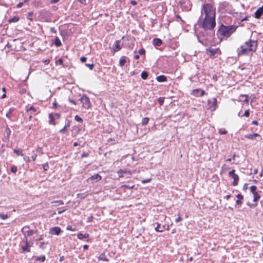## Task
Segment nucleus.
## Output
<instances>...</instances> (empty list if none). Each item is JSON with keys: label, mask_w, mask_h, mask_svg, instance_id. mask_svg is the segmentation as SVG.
Instances as JSON below:
<instances>
[{"label": "nucleus", "mask_w": 263, "mask_h": 263, "mask_svg": "<svg viewBox=\"0 0 263 263\" xmlns=\"http://www.w3.org/2000/svg\"><path fill=\"white\" fill-rule=\"evenodd\" d=\"M240 97L245 98V99L243 100V102L248 103L249 100L248 99V96L247 95H241Z\"/></svg>", "instance_id": "nucleus-40"}, {"label": "nucleus", "mask_w": 263, "mask_h": 263, "mask_svg": "<svg viewBox=\"0 0 263 263\" xmlns=\"http://www.w3.org/2000/svg\"><path fill=\"white\" fill-rule=\"evenodd\" d=\"M253 195L254 196L253 201L257 202L260 199V195L257 192L253 193Z\"/></svg>", "instance_id": "nucleus-28"}, {"label": "nucleus", "mask_w": 263, "mask_h": 263, "mask_svg": "<svg viewBox=\"0 0 263 263\" xmlns=\"http://www.w3.org/2000/svg\"><path fill=\"white\" fill-rule=\"evenodd\" d=\"M141 78L143 80H146L148 76V73L146 71H143L141 74Z\"/></svg>", "instance_id": "nucleus-29"}, {"label": "nucleus", "mask_w": 263, "mask_h": 263, "mask_svg": "<svg viewBox=\"0 0 263 263\" xmlns=\"http://www.w3.org/2000/svg\"><path fill=\"white\" fill-rule=\"evenodd\" d=\"M52 203H57L59 205H62L64 204V202L62 200H57L52 202Z\"/></svg>", "instance_id": "nucleus-47"}, {"label": "nucleus", "mask_w": 263, "mask_h": 263, "mask_svg": "<svg viewBox=\"0 0 263 263\" xmlns=\"http://www.w3.org/2000/svg\"><path fill=\"white\" fill-rule=\"evenodd\" d=\"M249 115H250L249 110H246L245 111L244 114L242 116L248 117L249 116Z\"/></svg>", "instance_id": "nucleus-50"}, {"label": "nucleus", "mask_w": 263, "mask_h": 263, "mask_svg": "<svg viewBox=\"0 0 263 263\" xmlns=\"http://www.w3.org/2000/svg\"><path fill=\"white\" fill-rule=\"evenodd\" d=\"M159 102L160 103V104L161 105L163 103L164 100L162 98H159Z\"/></svg>", "instance_id": "nucleus-58"}, {"label": "nucleus", "mask_w": 263, "mask_h": 263, "mask_svg": "<svg viewBox=\"0 0 263 263\" xmlns=\"http://www.w3.org/2000/svg\"><path fill=\"white\" fill-rule=\"evenodd\" d=\"M24 159L25 161H26L27 162L30 161V158L28 156H25L24 157Z\"/></svg>", "instance_id": "nucleus-57"}, {"label": "nucleus", "mask_w": 263, "mask_h": 263, "mask_svg": "<svg viewBox=\"0 0 263 263\" xmlns=\"http://www.w3.org/2000/svg\"><path fill=\"white\" fill-rule=\"evenodd\" d=\"M138 53L140 55H144L145 53V50L144 48L140 49L139 50Z\"/></svg>", "instance_id": "nucleus-42"}, {"label": "nucleus", "mask_w": 263, "mask_h": 263, "mask_svg": "<svg viewBox=\"0 0 263 263\" xmlns=\"http://www.w3.org/2000/svg\"><path fill=\"white\" fill-rule=\"evenodd\" d=\"M157 226L155 228V230L157 232H162L163 231V229L165 228V226H163L162 228L161 227V224L159 223H157Z\"/></svg>", "instance_id": "nucleus-26"}, {"label": "nucleus", "mask_w": 263, "mask_h": 263, "mask_svg": "<svg viewBox=\"0 0 263 263\" xmlns=\"http://www.w3.org/2000/svg\"><path fill=\"white\" fill-rule=\"evenodd\" d=\"M13 152L17 155V156H23L22 150L21 149H14Z\"/></svg>", "instance_id": "nucleus-30"}, {"label": "nucleus", "mask_w": 263, "mask_h": 263, "mask_svg": "<svg viewBox=\"0 0 263 263\" xmlns=\"http://www.w3.org/2000/svg\"><path fill=\"white\" fill-rule=\"evenodd\" d=\"M156 80L159 82H164L167 81V78L164 75H160L156 78Z\"/></svg>", "instance_id": "nucleus-19"}, {"label": "nucleus", "mask_w": 263, "mask_h": 263, "mask_svg": "<svg viewBox=\"0 0 263 263\" xmlns=\"http://www.w3.org/2000/svg\"><path fill=\"white\" fill-rule=\"evenodd\" d=\"M67 128L65 126H64V127L60 130V133L64 134L67 130Z\"/></svg>", "instance_id": "nucleus-51"}, {"label": "nucleus", "mask_w": 263, "mask_h": 263, "mask_svg": "<svg viewBox=\"0 0 263 263\" xmlns=\"http://www.w3.org/2000/svg\"><path fill=\"white\" fill-rule=\"evenodd\" d=\"M53 107L54 108H57V107L58 104H57V103L56 102V100L55 99L54 100V101L53 103Z\"/></svg>", "instance_id": "nucleus-62"}, {"label": "nucleus", "mask_w": 263, "mask_h": 263, "mask_svg": "<svg viewBox=\"0 0 263 263\" xmlns=\"http://www.w3.org/2000/svg\"><path fill=\"white\" fill-rule=\"evenodd\" d=\"M47 244V243L45 242H42L41 245H40V248L42 249V250H44L45 249V245Z\"/></svg>", "instance_id": "nucleus-45"}, {"label": "nucleus", "mask_w": 263, "mask_h": 263, "mask_svg": "<svg viewBox=\"0 0 263 263\" xmlns=\"http://www.w3.org/2000/svg\"><path fill=\"white\" fill-rule=\"evenodd\" d=\"M205 52L210 58H212L216 54H220L221 53V51L218 48L213 49L211 47L206 49Z\"/></svg>", "instance_id": "nucleus-6"}, {"label": "nucleus", "mask_w": 263, "mask_h": 263, "mask_svg": "<svg viewBox=\"0 0 263 263\" xmlns=\"http://www.w3.org/2000/svg\"><path fill=\"white\" fill-rule=\"evenodd\" d=\"M216 26L215 17H204L202 27L205 30H213Z\"/></svg>", "instance_id": "nucleus-3"}, {"label": "nucleus", "mask_w": 263, "mask_h": 263, "mask_svg": "<svg viewBox=\"0 0 263 263\" xmlns=\"http://www.w3.org/2000/svg\"><path fill=\"white\" fill-rule=\"evenodd\" d=\"M32 14H33V12H29V13H28V15H27V18L28 19H29V20H31V21H32L33 20H32V18H31V16L32 15Z\"/></svg>", "instance_id": "nucleus-46"}, {"label": "nucleus", "mask_w": 263, "mask_h": 263, "mask_svg": "<svg viewBox=\"0 0 263 263\" xmlns=\"http://www.w3.org/2000/svg\"><path fill=\"white\" fill-rule=\"evenodd\" d=\"M53 43L58 47L62 45L61 42L58 37L55 38Z\"/></svg>", "instance_id": "nucleus-23"}, {"label": "nucleus", "mask_w": 263, "mask_h": 263, "mask_svg": "<svg viewBox=\"0 0 263 263\" xmlns=\"http://www.w3.org/2000/svg\"><path fill=\"white\" fill-rule=\"evenodd\" d=\"M61 232V229L59 227H54L51 229V233L52 234H54L57 235H59Z\"/></svg>", "instance_id": "nucleus-14"}, {"label": "nucleus", "mask_w": 263, "mask_h": 263, "mask_svg": "<svg viewBox=\"0 0 263 263\" xmlns=\"http://www.w3.org/2000/svg\"><path fill=\"white\" fill-rule=\"evenodd\" d=\"M88 156V153H83L82 155H81V157H87Z\"/></svg>", "instance_id": "nucleus-59"}, {"label": "nucleus", "mask_w": 263, "mask_h": 263, "mask_svg": "<svg viewBox=\"0 0 263 263\" xmlns=\"http://www.w3.org/2000/svg\"><path fill=\"white\" fill-rule=\"evenodd\" d=\"M245 137L246 138H247V139H251V140H253L256 137H259V138H260V135H259L258 134H257V133H254V134H247V135H245Z\"/></svg>", "instance_id": "nucleus-15"}, {"label": "nucleus", "mask_w": 263, "mask_h": 263, "mask_svg": "<svg viewBox=\"0 0 263 263\" xmlns=\"http://www.w3.org/2000/svg\"><path fill=\"white\" fill-rule=\"evenodd\" d=\"M22 230L23 234L26 236H26L32 235L34 233V231L33 230L30 229L28 226L24 227Z\"/></svg>", "instance_id": "nucleus-8"}, {"label": "nucleus", "mask_w": 263, "mask_h": 263, "mask_svg": "<svg viewBox=\"0 0 263 263\" xmlns=\"http://www.w3.org/2000/svg\"><path fill=\"white\" fill-rule=\"evenodd\" d=\"M20 20V17L17 16H15L12 18H10L8 20V22L10 23H16L18 22Z\"/></svg>", "instance_id": "nucleus-24"}, {"label": "nucleus", "mask_w": 263, "mask_h": 263, "mask_svg": "<svg viewBox=\"0 0 263 263\" xmlns=\"http://www.w3.org/2000/svg\"><path fill=\"white\" fill-rule=\"evenodd\" d=\"M87 60V58L85 57H82L80 58V61L82 62V63H84Z\"/></svg>", "instance_id": "nucleus-54"}, {"label": "nucleus", "mask_w": 263, "mask_h": 263, "mask_svg": "<svg viewBox=\"0 0 263 263\" xmlns=\"http://www.w3.org/2000/svg\"><path fill=\"white\" fill-rule=\"evenodd\" d=\"M0 217L3 220H6L8 218V214H5L4 213H0Z\"/></svg>", "instance_id": "nucleus-33"}, {"label": "nucleus", "mask_w": 263, "mask_h": 263, "mask_svg": "<svg viewBox=\"0 0 263 263\" xmlns=\"http://www.w3.org/2000/svg\"><path fill=\"white\" fill-rule=\"evenodd\" d=\"M257 47V42L255 40H249L246 41L244 45H241L237 49L238 56L242 55H250L256 51Z\"/></svg>", "instance_id": "nucleus-1"}, {"label": "nucleus", "mask_w": 263, "mask_h": 263, "mask_svg": "<svg viewBox=\"0 0 263 263\" xmlns=\"http://www.w3.org/2000/svg\"><path fill=\"white\" fill-rule=\"evenodd\" d=\"M218 133L220 135H223V134H227L228 133V132L224 129L220 128L218 130Z\"/></svg>", "instance_id": "nucleus-37"}, {"label": "nucleus", "mask_w": 263, "mask_h": 263, "mask_svg": "<svg viewBox=\"0 0 263 263\" xmlns=\"http://www.w3.org/2000/svg\"><path fill=\"white\" fill-rule=\"evenodd\" d=\"M93 218V216H92V215H91V216H89V217H88L87 221L88 222H91V221H92V220Z\"/></svg>", "instance_id": "nucleus-53"}, {"label": "nucleus", "mask_w": 263, "mask_h": 263, "mask_svg": "<svg viewBox=\"0 0 263 263\" xmlns=\"http://www.w3.org/2000/svg\"><path fill=\"white\" fill-rule=\"evenodd\" d=\"M74 120L76 121L82 123L83 122L82 119L80 116H79L78 115H76L74 117Z\"/></svg>", "instance_id": "nucleus-36"}, {"label": "nucleus", "mask_w": 263, "mask_h": 263, "mask_svg": "<svg viewBox=\"0 0 263 263\" xmlns=\"http://www.w3.org/2000/svg\"><path fill=\"white\" fill-rule=\"evenodd\" d=\"M236 197L237 198V200L236 201V203L238 205H241L242 204L241 200L243 199V196L240 194H238L236 195Z\"/></svg>", "instance_id": "nucleus-21"}, {"label": "nucleus", "mask_w": 263, "mask_h": 263, "mask_svg": "<svg viewBox=\"0 0 263 263\" xmlns=\"http://www.w3.org/2000/svg\"><path fill=\"white\" fill-rule=\"evenodd\" d=\"M202 11H204L205 17H215V8L210 4H205L202 6Z\"/></svg>", "instance_id": "nucleus-4"}, {"label": "nucleus", "mask_w": 263, "mask_h": 263, "mask_svg": "<svg viewBox=\"0 0 263 263\" xmlns=\"http://www.w3.org/2000/svg\"><path fill=\"white\" fill-rule=\"evenodd\" d=\"M101 176L97 174H95L94 175H92L91 176V177H90L88 180L90 181H92V182H96L99 180H100L101 179Z\"/></svg>", "instance_id": "nucleus-11"}, {"label": "nucleus", "mask_w": 263, "mask_h": 263, "mask_svg": "<svg viewBox=\"0 0 263 263\" xmlns=\"http://www.w3.org/2000/svg\"><path fill=\"white\" fill-rule=\"evenodd\" d=\"M53 116L54 117L57 118V119H60L61 117V115L59 113H55Z\"/></svg>", "instance_id": "nucleus-56"}, {"label": "nucleus", "mask_w": 263, "mask_h": 263, "mask_svg": "<svg viewBox=\"0 0 263 263\" xmlns=\"http://www.w3.org/2000/svg\"><path fill=\"white\" fill-rule=\"evenodd\" d=\"M30 111H32L33 112L36 111V109L33 106H31L29 108L27 109L26 111L29 112Z\"/></svg>", "instance_id": "nucleus-43"}, {"label": "nucleus", "mask_w": 263, "mask_h": 263, "mask_svg": "<svg viewBox=\"0 0 263 263\" xmlns=\"http://www.w3.org/2000/svg\"><path fill=\"white\" fill-rule=\"evenodd\" d=\"M263 14V6L258 8L254 13L256 18H259Z\"/></svg>", "instance_id": "nucleus-13"}, {"label": "nucleus", "mask_w": 263, "mask_h": 263, "mask_svg": "<svg viewBox=\"0 0 263 263\" xmlns=\"http://www.w3.org/2000/svg\"><path fill=\"white\" fill-rule=\"evenodd\" d=\"M84 108L88 109L91 106V103L89 98L85 95H83L82 96L79 100Z\"/></svg>", "instance_id": "nucleus-5"}, {"label": "nucleus", "mask_w": 263, "mask_h": 263, "mask_svg": "<svg viewBox=\"0 0 263 263\" xmlns=\"http://www.w3.org/2000/svg\"><path fill=\"white\" fill-rule=\"evenodd\" d=\"M43 169L44 170V171H47L49 168V165L47 163L44 164L43 165Z\"/></svg>", "instance_id": "nucleus-44"}, {"label": "nucleus", "mask_w": 263, "mask_h": 263, "mask_svg": "<svg viewBox=\"0 0 263 263\" xmlns=\"http://www.w3.org/2000/svg\"><path fill=\"white\" fill-rule=\"evenodd\" d=\"M176 20H177V21H183L182 20L181 17H180V15H176Z\"/></svg>", "instance_id": "nucleus-60"}, {"label": "nucleus", "mask_w": 263, "mask_h": 263, "mask_svg": "<svg viewBox=\"0 0 263 263\" xmlns=\"http://www.w3.org/2000/svg\"><path fill=\"white\" fill-rule=\"evenodd\" d=\"M23 5V3L20 2L19 3H18L17 4V7L20 8L22 7Z\"/></svg>", "instance_id": "nucleus-61"}, {"label": "nucleus", "mask_w": 263, "mask_h": 263, "mask_svg": "<svg viewBox=\"0 0 263 263\" xmlns=\"http://www.w3.org/2000/svg\"><path fill=\"white\" fill-rule=\"evenodd\" d=\"M237 27L234 25L226 26L221 24L217 31V35L221 37H230L234 33Z\"/></svg>", "instance_id": "nucleus-2"}, {"label": "nucleus", "mask_w": 263, "mask_h": 263, "mask_svg": "<svg viewBox=\"0 0 263 263\" xmlns=\"http://www.w3.org/2000/svg\"><path fill=\"white\" fill-rule=\"evenodd\" d=\"M151 180V178H149V179H146L142 180L141 181V182H142V183H147V182H150Z\"/></svg>", "instance_id": "nucleus-52"}, {"label": "nucleus", "mask_w": 263, "mask_h": 263, "mask_svg": "<svg viewBox=\"0 0 263 263\" xmlns=\"http://www.w3.org/2000/svg\"><path fill=\"white\" fill-rule=\"evenodd\" d=\"M88 237H89V234L87 233H85L84 234L80 233L78 235V238L80 239H83L84 238H87Z\"/></svg>", "instance_id": "nucleus-25"}, {"label": "nucleus", "mask_w": 263, "mask_h": 263, "mask_svg": "<svg viewBox=\"0 0 263 263\" xmlns=\"http://www.w3.org/2000/svg\"><path fill=\"white\" fill-rule=\"evenodd\" d=\"M121 41L117 40L115 42V48L114 49V52H116L118 51H119L121 49L122 47L120 45Z\"/></svg>", "instance_id": "nucleus-16"}, {"label": "nucleus", "mask_w": 263, "mask_h": 263, "mask_svg": "<svg viewBox=\"0 0 263 263\" xmlns=\"http://www.w3.org/2000/svg\"><path fill=\"white\" fill-rule=\"evenodd\" d=\"M135 185H128V184H124V185H123L122 186V187L123 188H125V189H132L134 187Z\"/></svg>", "instance_id": "nucleus-35"}, {"label": "nucleus", "mask_w": 263, "mask_h": 263, "mask_svg": "<svg viewBox=\"0 0 263 263\" xmlns=\"http://www.w3.org/2000/svg\"><path fill=\"white\" fill-rule=\"evenodd\" d=\"M85 65L86 66L88 67L90 70H92L94 67V64L93 63L85 64Z\"/></svg>", "instance_id": "nucleus-39"}, {"label": "nucleus", "mask_w": 263, "mask_h": 263, "mask_svg": "<svg viewBox=\"0 0 263 263\" xmlns=\"http://www.w3.org/2000/svg\"><path fill=\"white\" fill-rule=\"evenodd\" d=\"M68 101H69L70 103H72V104H74V105H77V101H74V100L73 99H71V98H68Z\"/></svg>", "instance_id": "nucleus-49"}, {"label": "nucleus", "mask_w": 263, "mask_h": 263, "mask_svg": "<svg viewBox=\"0 0 263 263\" xmlns=\"http://www.w3.org/2000/svg\"><path fill=\"white\" fill-rule=\"evenodd\" d=\"M24 241L26 245L25 246H22L21 247L22 250L23 251V252H30V248L31 247V245L29 243L28 239L26 237L24 239Z\"/></svg>", "instance_id": "nucleus-9"}, {"label": "nucleus", "mask_w": 263, "mask_h": 263, "mask_svg": "<svg viewBox=\"0 0 263 263\" xmlns=\"http://www.w3.org/2000/svg\"><path fill=\"white\" fill-rule=\"evenodd\" d=\"M17 167L15 165H13L11 167V171L12 173H16L17 172Z\"/></svg>", "instance_id": "nucleus-41"}, {"label": "nucleus", "mask_w": 263, "mask_h": 263, "mask_svg": "<svg viewBox=\"0 0 263 263\" xmlns=\"http://www.w3.org/2000/svg\"><path fill=\"white\" fill-rule=\"evenodd\" d=\"M153 44L155 46H160L162 44V41L158 38H155L153 41Z\"/></svg>", "instance_id": "nucleus-18"}, {"label": "nucleus", "mask_w": 263, "mask_h": 263, "mask_svg": "<svg viewBox=\"0 0 263 263\" xmlns=\"http://www.w3.org/2000/svg\"><path fill=\"white\" fill-rule=\"evenodd\" d=\"M117 173L119 177H123V173H126V172L123 171L122 169H120L117 172Z\"/></svg>", "instance_id": "nucleus-32"}, {"label": "nucleus", "mask_w": 263, "mask_h": 263, "mask_svg": "<svg viewBox=\"0 0 263 263\" xmlns=\"http://www.w3.org/2000/svg\"><path fill=\"white\" fill-rule=\"evenodd\" d=\"M217 99L215 98H214L212 99V102H211V101H209V104H210V108L212 110H215L216 108H217Z\"/></svg>", "instance_id": "nucleus-10"}, {"label": "nucleus", "mask_w": 263, "mask_h": 263, "mask_svg": "<svg viewBox=\"0 0 263 263\" xmlns=\"http://www.w3.org/2000/svg\"><path fill=\"white\" fill-rule=\"evenodd\" d=\"M182 218H181L180 216H178V217L175 219V221H176V222H180V221H181V220H182Z\"/></svg>", "instance_id": "nucleus-55"}, {"label": "nucleus", "mask_w": 263, "mask_h": 263, "mask_svg": "<svg viewBox=\"0 0 263 263\" xmlns=\"http://www.w3.org/2000/svg\"><path fill=\"white\" fill-rule=\"evenodd\" d=\"M204 90L197 89L193 90L192 95L196 97H202L204 95Z\"/></svg>", "instance_id": "nucleus-12"}, {"label": "nucleus", "mask_w": 263, "mask_h": 263, "mask_svg": "<svg viewBox=\"0 0 263 263\" xmlns=\"http://www.w3.org/2000/svg\"><path fill=\"white\" fill-rule=\"evenodd\" d=\"M126 57H122L121 58V59L119 61V64L121 67H123L126 63Z\"/></svg>", "instance_id": "nucleus-27"}, {"label": "nucleus", "mask_w": 263, "mask_h": 263, "mask_svg": "<svg viewBox=\"0 0 263 263\" xmlns=\"http://www.w3.org/2000/svg\"><path fill=\"white\" fill-rule=\"evenodd\" d=\"M249 17H250V16H246V17H245L244 18H243L241 20V22H242L245 21H247Z\"/></svg>", "instance_id": "nucleus-63"}, {"label": "nucleus", "mask_w": 263, "mask_h": 263, "mask_svg": "<svg viewBox=\"0 0 263 263\" xmlns=\"http://www.w3.org/2000/svg\"><path fill=\"white\" fill-rule=\"evenodd\" d=\"M187 5H186V2H181V7L184 9L185 11H189L191 9V4L189 2H187Z\"/></svg>", "instance_id": "nucleus-17"}, {"label": "nucleus", "mask_w": 263, "mask_h": 263, "mask_svg": "<svg viewBox=\"0 0 263 263\" xmlns=\"http://www.w3.org/2000/svg\"><path fill=\"white\" fill-rule=\"evenodd\" d=\"M148 121H149L148 118H147V117L144 118L142 119V124L143 125H145L147 124Z\"/></svg>", "instance_id": "nucleus-34"}, {"label": "nucleus", "mask_w": 263, "mask_h": 263, "mask_svg": "<svg viewBox=\"0 0 263 263\" xmlns=\"http://www.w3.org/2000/svg\"><path fill=\"white\" fill-rule=\"evenodd\" d=\"M228 3L227 2H222L219 3L218 9L219 10H221L222 9H224L228 6Z\"/></svg>", "instance_id": "nucleus-20"}, {"label": "nucleus", "mask_w": 263, "mask_h": 263, "mask_svg": "<svg viewBox=\"0 0 263 263\" xmlns=\"http://www.w3.org/2000/svg\"><path fill=\"white\" fill-rule=\"evenodd\" d=\"M49 123L50 124H52V125H55V122L54 121V117L53 115V114H50L49 115Z\"/></svg>", "instance_id": "nucleus-22"}, {"label": "nucleus", "mask_w": 263, "mask_h": 263, "mask_svg": "<svg viewBox=\"0 0 263 263\" xmlns=\"http://www.w3.org/2000/svg\"><path fill=\"white\" fill-rule=\"evenodd\" d=\"M46 257L45 255H42L41 256H37L36 257L35 260L36 261H41L42 262H43L45 260Z\"/></svg>", "instance_id": "nucleus-31"}, {"label": "nucleus", "mask_w": 263, "mask_h": 263, "mask_svg": "<svg viewBox=\"0 0 263 263\" xmlns=\"http://www.w3.org/2000/svg\"><path fill=\"white\" fill-rule=\"evenodd\" d=\"M60 0H50V3L51 4H55L58 3Z\"/></svg>", "instance_id": "nucleus-64"}, {"label": "nucleus", "mask_w": 263, "mask_h": 263, "mask_svg": "<svg viewBox=\"0 0 263 263\" xmlns=\"http://www.w3.org/2000/svg\"><path fill=\"white\" fill-rule=\"evenodd\" d=\"M229 176L233 179L232 184L236 186L238 184L239 180V176L235 173V170H233L229 172Z\"/></svg>", "instance_id": "nucleus-7"}, {"label": "nucleus", "mask_w": 263, "mask_h": 263, "mask_svg": "<svg viewBox=\"0 0 263 263\" xmlns=\"http://www.w3.org/2000/svg\"><path fill=\"white\" fill-rule=\"evenodd\" d=\"M257 187L255 185H252L250 187V191L253 193L256 192Z\"/></svg>", "instance_id": "nucleus-38"}, {"label": "nucleus", "mask_w": 263, "mask_h": 263, "mask_svg": "<svg viewBox=\"0 0 263 263\" xmlns=\"http://www.w3.org/2000/svg\"><path fill=\"white\" fill-rule=\"evenodd\" d=\"M63 63V60L62 59H59L57 62V64L62 65Z\"/></svg>", "instance_id": "nucleus-48"}]
</instances>
